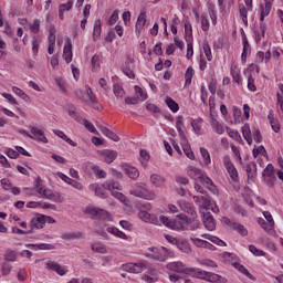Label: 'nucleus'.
Listing matches in <instances>:
<instances>
[{"label": "nucleus", "instance_id": "1", "mask_svg": "<svg viewBox=\"0 0 283 283\" xmlns=\"http://www.w3.org/2000/svg\"><path fill=\"white\" fill-rule=\"evenodd\" d=\"M91 189L98 198H107V192H105V190L114 191V189H116L117 191H120V189H123V186H120V182L114 179H108L104 184H102V186H98L96 184L91 185Z\"/></svg>", "mask_w": 283, "mask_h": 283}, {"label": "nucleus", "instance_id": "2", "mask_svg": "<svg viewBox=\"0 0 283 283\" xmlns=\"http://www.w3.org/2000/svg\"><path fill=\"white\" fill-rule=\"evenodd\" d=\"M130 196L142 198L143 200H156V192L147 188L145 182H136L129 190Z\"/></svg>", "mask_w": 283, "mask_h": 283}, {"label": "nucleus", "instance_id": "3", "mask_svg": "<svg viewBox=\"0 0 283 283\" xmlns=\"http://www.w3.org/2000/svg\"><path fill=\"white\" fill-rule=\"evenodd\" d=\"M146 258H150V260H157L159 262H165L167 258H171L174 255V252L165 247L161 248H148V252H146Z\"/></svg>", "mask_w": 283, "mask_h": 283}, {"label": "nucleus", "instance_id": "4", "mask_svg": "<svg viewBox=\"0 0 283 283\" xmlns=\"http://www.w3.org/2000/svg\"><path fill=\"white\" fill-rule=\"evenodd\" d=\"M34 187H35V191L39 193V196L46 198V200H53V202H62L60 193H57V196H55V193L52 192V190L44 188L43 180L41 179V177L35 178Z\"/></svg>", "mask_w": 283, "mask_h": 283}, {"label": "nucleus", "instance_id": "5", "mask_svg": "<svg viewBox=\"0 0 283 283\" xmlns=\"http://www.w3.org/2000/svg\"><path fill=\"white\" fill-rule=\"evenodd\" d=\"M84 213L86 216H90V218H92V220H95V218H96L97 220H104L105 222H112V214H109V212H107V210H103L97 207H88L84 210Z\"/></svg>", "mask_w": 283, "mask_h": 283}, {"label": "nucleus", "instance_id": "6", "mask_svg": "<svg viewBox=\"0 0 283 283\" xmlns=\"http://www.w3.org/2000/svg\"><path fill=\"white\" fill-rule=\"evenodd\" d=\"M31 134L28 133L24 129L19 130V134H22L23 136H28V138H31L32 140H38V143H44L48 144V137H45V133L41 128H36L34 126L29 127Z\"/></svg>", "mask_w": 283, "mask_h": 283}, {"label": "nucleus", "instance_id": "7", "mask_svg": "<svg viewBox=\"0 0 283 283\" xmlns=\"http://www.w3.org/2000/svg\"><path fill=\"white\" fill-rule=\"evenodd\" d=\"M223 165L233 182H238L240 180V177L238 176V169H235V166L233 163H231V158L229 156H226L223 158Z\"/></svg>", "mask_w": 283, "mask_h": 283}, {"label": "nucleus", "instance_id": "8", "mask_svg": "<svg viewBox=\"0 0 283 283\" xmlns=\"http://www.w3.org/2000/svg\"><path fill=\"white\" fill-rule=\"evenodd\" d=\"M45 269L46 271H53L54 273H56L57 275H65L67 273V270L65 269V265H61L55 261L49 260L45 263Z\"/></svg>", "mask_w": 283, "mask_h": 283}, {"label": "nucleus", "instance_id": "9", "mask_svg": "<svg viewBox=\"0 0 283 283\" xmlns=\"http://www.w3.org/2000/svg\"><path fill=\"white\" fill-rule=\"evenodd\" d=\"M122 72L125 74V76H128L129 78H136V74L134 73V60L130 57H127L125 63L122 65Z\"/></svg>", "mask_w": 283, "mask_h": 283}, {"label": "nucleus", "instance_id": "10", "mask_svg": "<svg viewBox=\"0 0 283 283\" xmlns=\"http://www.w3.org/2000/svg\"><path fill=\"white\" fill-rule=\"evenodd\" d=\"M149 180L157 189H165L167 187V178L158 174H151Z\"/></svg>", "mask_w": 283, "mask_h": 283}, {"label": "nucleus", "instance_id": "11", "mask_svg": "<svg viewBox=\"0 0 283 283\" xmlns=\"http://www.w3.org/2000/svg\"><path fill=\"white\" fill-rule=\"evenodd\" d=\"M49 48H48V52L49 54H54V48L56 45V28L54 25H51L49 28Z\"/></svg>", "mask_w": 283, "mask_h": 283}, {"label": "nucleus", "instance_id": "12", "mask_svg": "<svg viewBox=\"0 0 283 283\" xmlns=\"http://www.w3.org/2000/svg\"><path fill=\"white\" fill-rule=\"evenodd\" d=\"M178 206L180 207L181 211H185V213H188L192 218V220H196L198 218V213H196V208L193 206L185 200L178 201Z\"/></svg>", "mask_w": 283, "mask_h": 283}, {"label": "nucleus", "instance_id": "13", "mask_svg": "<svg viewBox=\"0 0 283 283\" xmlns=\"http://www.w3.org/2000/svg\"><path fill=\"white\" fill-rule=\"evenodd\" d=\"M120 167L124 170V172L128 176V178H130V180H138L140 176V171H138V168L127 164H123Z\"/></svg>", "mask_w": 283, "mask_h": 283}, {"label": "nucleus", "instance_id": "14", "mask_svg": "<svg viewBox=\"0 0 283 283\" xmlns=\"http://www.w3.org/2000/svg\"><path fill=\"white\" fill-rule=\"evenodd\" d=\"M202 221L208 231H216V219L211 212L203 213Z\"/></svg>", "mask_w": 283, "mask_h": 283}, {"label": "nucleus", "instance_id": "15", "mask_svg": "<svg viewBox=\"0 0 283 283\" xmlns=\"http://www.w3.org/2000/svg\"><path fill=\"white\" fill-rule=\"evenodd\" d=\"M147 12L142 11L137 18V22L135 24V32L137 36H139L140 32H143V29L145 28V23H147Z\"/></svg>", "mask_w": 283, "mask_h": 283}, {"label": "nucleus", "instance_id": "16", "mask_svg": "<svg viewBox=\"0 0 283 283\" xmlns=\"http://www.w3.org/2000/svg\"><path fill=\"white\" fill-rule=\"evenodd\" d=\"M145 264L143 263H127L123 265V270L127 273H143Z\"/></svg>", "mask_w": 283, "mask_h": 283}, {"label": "nucleus", "instance_id": "17", "mask_svg": "<svg viewBox=\"0 0 283 283\" xmlns=\"http://www.w3.org/2000/svg\"><path fill=\"white\" fill-rule=\"evenodd\" d=\"M63 59L66 63H72V39L67 38L63 49Z\"/></svg>", "mask_w": 283, "mask_h": 283}, {"label": "nucleus", "instance_id": "18", "mask_svg": "<svg viewBox=\"0 0 283 283\" xmlns=\"http://www.w3.org/2000/svg\"><path fill=\"white\" fill-rule=\"evenodd\" d=\"M138 219L143 220V222H149L150 224H158V218L147 211H139Z\"/></svg>", "mask_w": 283, "mask_h": 283}, {"label": "nucleus", "instance_id": "19", "mask_svg": "<svg viewBox=\"0 0 283 283\" xmlns=\"http://www.w3.org/2000/svg\"><path fill=\"white\" fill-rule=\"evenodd\" d=\"M265 34H266V23L262 22L259 29L254 30V41L256 45H259L262 39H264Z\"/></svg>", "mask_w": 283, "mask_h": 283}, {"label": "nucleus", "instance_id": "20", "mask_svg": "<svg viewBox=\"0 0 283 283\" xmlns=\"http://www.w3.org/2000/svg\"><path fill=\"white\" fill-rule=\"evenodd\" d=\"M30 227H32V229H43V227H45L44 214L33 217L30 221Z\"/></svg>", "mask_w": 283, "mask_h": 283}, {"label": "nucleus", "instance_id": "21", "mask_svg": "<svg viewBox=\"0 0 283 283\" xmlns=\"http://www.w3.org/2000/svg\"><path fill=\"white\" fill-rule=\"evenodd\" d=\"M102 156L107 165H112V163L116 160L118 153L116 150L105 149L102 151Z\"/></svg>", "mask_w": 283, "mask_h": 283}, {"label": "nucleus", "instance_id": "22", "mask_svg": "<svg viewBox=\"0 0 283 283\" xmlns=\"http://www.w3.org/2000/svg\"><path fill=\"white\" fill-rule=\"evenodd\" d=\"M98 129L102 132V134H104V136H106L111 140H114V143H118V140H120V137H118V135H116V133H114L112 129L103 125L98 126Z\"/></svg>", "mask_w": 283, "mask_h": 283}, {"label": "nucleus", "instance_id": "23", "mask_svg": "<svg viewBox=\"0 0 283 283\" xmlns=\"http://www.w3.org/2000/svg\"><path fill=\"white\" fill-rule=\"evenodd\" d=\"M74 8V2L72 0H69L67 3H62L59 6V19L63 21L65 19L64 12H70Z\"/></svg>", "mask_w": 283, "mask_h": 283}, {"label": "nucleus", "instance_id": "24", "mask_svg": "<svg viewBox=\"0 0 283 283\" xmlns=\"http://www.w3.org/2000/svg\"><path fill=\"white\" fill-rule=\"evenodd\" d=\"M171 271H175L176 273H185L186 275H189V271L191 268H186L182 262H174L170 264Z\"/></svg>", "mask_w": 283, "mask_h": 283}, {"label": "nucleus", "instance_id": "25", "mask_svg": "<svg viewBox=\"0 0 283 283\" xmlns=\"http://www.w3.org/2000/svg\"><path fill=\"white\" fill-rule=\"evenodd\" d=\"M207 271L200 270L198 268H190L188 275L197 277L198 280H207Z\"/></svg>", "mask_w": 283, "mask_h": 283}, {"label": "nucleus", "instance_id": "26", "mask_svg": "<svg viewBox=\"0 0 283 283\" xmlns=\"http://www.w3.org/2000/svg\"><path fill=\"white\" fill-rule=\"evenodd\" d=\"M177 249L181 251V253H186V255H191V244L187 240H179L177 242Z\"/></svg>", "mask_w": 283, "mask_h": 283}, {"label": "nucleus", "instance_id": "27", "mask_svg": "<svg viewBox=\"0 0 283 283\" xmlns=\"http://www.w3.org/2000/svg\"><path fill=\"white\" fill-rule=\"evenodd\" d=\"M206 282L211 283H227L228 280L226 277H222L213 272H208L206 276Z\"/></svg>", "mask_w": 283, "mask_h": 283}, {"label": "nucleus", "instance_id": "28", "mask_svg": "<svg viewBox=\"0 0 283 283\" xmlns=\"http://www.w3.org/2000/svg\"><path fill=\"white\" fill-rule=\"evenodd\" d=\"M232 266H234L237 271H239V273H242L243 275H245V277H249V280H252V282H255V276H253V274H251V272H249V270L244 265L238 262H234Z\"/></svg>", "mask_w": 283, "mask_h": 283}, {"label": "nucleus", "instance_id": "29", "mask_svg": "<svg viewBox=\"0 0 283 283\" xmlns=\"http://www.w3.org/2000/svg\"><path fill=\"white\" fill-rule=\"evenodd\" d=\"M101 32H103V22H101V19H97L94 22L93 41L101 39Z\"/></svg>", "mask_w": 283, "mask_h": 283}, {"label": "nucleus", "instance_id": "30", "mask_svg": "<svg viewBox=\"0 0 283 283\" xmlns=\"http://www.w3.org/2000/svg\"><path fill=\"white\" fill-rule=\"evenodd\" d=\"M187 174L192 180H200V178H202V170L198 169L196 166H189Z\"/></svg>", "mask_w": 283, "mask_h": 283}, {"label": "nucleus", "instance_id": "31", "mask_svg": "<svg viewBox=\"0 0 283 283\" xmlns=\"http://www.w3.org/2000/svg\"><path fill=\"white\" fill-rule=\"evenodd\" d=\"M243 138L247 140L248 145H253V136L251 135V126L249 124H244L241 128Z\"/></svg>", "mask_w": 283, "mask_h": 283}, {"label": "nucleus", "instance_id": "32", "mask_svg": "<svg viewBox=\"0 0 283 283\" xmlns=\"http://www.w3.org/2000/svg\"><path fill=\"white\" fill-rule=\"evenodd\" d=\"M88 169L94 172L96 178H107V172L105 170L101 169L98 166L94 164H87Z\"/></svg>", "mask_w": 283, "mask_h": 283}, {"label": "nucleus", "instance_id": "33", "mask_svg": "<svg viewBox=\"0 0 283 283\" xmlns=\"http://www.w3.org/2000/svg\"><path fill=\"white\" fill-rule=\"evenodd\" d=\"M231 229L233 231H237L239 235H242V238H245V235H249V230L242 223L234 222L231 224Z\"/></svg>", "mask_w": 283, "mask_h": 283}, {"label": "nucleus", "instance_id": "34", "mask_svg": "<svg viewBox=\"0 0 283 283\" xmlns=\"http://www.w3.org/2000/svg\"><path fill=\"white\" fill-rule=\"evenodd\" d=\"M185 33H186L185 35L186 42L187 43L191 42V40L193 39V29L189 20L185 21Z\"/></svg>", "mask_w": 283, "mask_h": 283}, {"label": "nucleus", "instance_id": "35", "mask_svg": "<svg viewBox=\"0 0 283 283\" xmlns=\"http://www.w3.org/2000/svg\"><path fill=\"white\" fill-rule=\"evenodd\" d=\"M252 167H251V165L245 166V171L248 174V180H253V178H256V176H258V164L252 163Z\"/></svg>", "mask_w": 283, "mask_h": 283}, {"label": "nucleus", "instance_id": "36", "mask_svg": "<svg viewBox=\"0 0 283 283\" xmlns=\"http://www.w3.org/2000/svg\"><path fill=\"white\" fill-rule=\"evenodd\" d=\"M181 147L187 158H189L190 160H196V155H193V150L191 149V145L189 144V142L181 143Z\"/></svg>", "mask_w": 283, "mask_h": 283}, {"label": "nucleus", "instance_id": "37", "mask_svg": "<svg viewBox=\"0 0 283 283\" xmlns=\"http://www.w3.org/2000/svg\"><path fill=\"white\" fill-rule=\"evenodd\" d=\"M243 43V51L241 54V62L243 65L247 63V56L251 54V44L248 42H242Z\"/></svg>", "mask_w": 283, "mask_h": 283}, {"label": "nucleus", "instance_id": "38", "mask_svg": "<svg viewBox=\"0 0 283 283\" xmlns=\"http://www.w3.org/2000/svg\"><path fill=\"white\" fill-rule=\"evenodd\" d=\"M239 12L244 25H249V10L247 9V7H244L243 3L239 4Z\"/></svg>", "mask_w": 283, "mask_h": 283}, {"label": "nucleus", "instance_id": "39", "mask_svg": "<svg viewBox=\"0 0 283 283\" xmlns=\"http://www.w3.org/2000/svg\"><path fill=\"white\" fill-rule=\"evenodd\" d=\"M198 263L201 265V266H206V269H218V264L214 263L213 260L211 259H201L198 261Z\"/></svg>", "mask_w": 283, "mask_h": 283}, {"label": "nucleus", "instance_id": "40", "mask_svg": "<svg viewBox=\"0 0 283 283\" xmlns=\"http://www.w3.org/2000/svg\"><path fill=\"white\" fill-rule=\"evenodd\" d=\"M165 103L167 107H169L174 112V114H176L178 109H180V106L176 103V101H174V98L169 96H166Z\"/></svg>", "mask_w": 283, "mask_h": 283}, {"label": "nucleus", "instance_id": "41", "mask_svg": "<svg viewBox=\"0 0 283 283\" xmlns=\"http://www.w3.org/2000/svg\"><path fill=\"white\" fill-rule=\"evenodd\" d=\"M12 92L19 96L20 98H22V101H24L25 103H30V96L28 94H25V92H23L21 88L13 86L12 87Z\"/></svg>", "mask_w": 283, "mask_h": 283}, {"label": "nucleus", "instance_id": "42", "mask_svg": "<svg viewBox=\"0 0 283 283\" xmlns=\"http://www.w3.org/2000/svg\"><path fill=\"white\" fill-rule=\"evenodd\" d=\"M91 249L95 253H107V248L102 242L93 243Z\"/></svg>", "mask_w": 283, "mask_h": 283}, {"label": "nucleus", "instance_id": "43", "mask_svg": "<svg viewBox=\"0 0 283 283\" xmlns=\"http://www.w3.org/2000/svg\"><path fill=\"white\" fill-rule=\"evenodd\" d=\"M227 134L230 136V138H233V140H237L238 143H242V136L238 130H233L229 127L226 128Z\"/></svg>", "mask_w": 283, "mask_h": 283}, {"label": "nucleus", "instance_id": "44", "mask_svg": "<svg viewBox=\"0 0 283 283\" xmlns=\"http://www.w3.org/2000/svg\"><path fill=\"white\" fill-rule=\"evenodd\" d=\"M113 92H114L116 98L123 99V97L125 96V88H123V87L120 86V84H115V85L113 86Z\"/></svg>", "mask_w": 283, "mask_h": 283}, {"label": "nucleus", "instance_id": "45", "mask_svg": "<svg viewBox=\"0 0 283 283\" xmlns=\"http://www.w3.org/2000/svg\"><path fill=\"white\" fill-rule=\"evenodd\" d=\"M271 176H275V168L273 167L272 164H269L265 169L262 172L263 178H269Z\"/></svg>", "mask_w": 283, "mask_h": 283}, {"label": "nucleus", "instance_id": "46", "mask_svg": "<svg viewBox=\"0 0 283 283\" xmlns=\"http://www.w3.org/2000/svg\"><path fill=\"white\" fill-rule=\"evenodd\" d=\"M84 127L87 129V132H91V134H94L95 136H101V134L98 133V130H96V127H94V124H92V122L85 119Z\"/></svg>", "mask_w": 283, "mask_h": 283}, {"label": "nucleus", "instance_id": "47", "mask_svg": "<svg viewBox=\"0 0 283 283\" xmlns=\"http://www.w3.org/2000/svg\"><path fill=\"white\" fill-rule=\"evenodd\" d=\"M4 260L7 262H17V252L14 250H7L4 253Z\"/></svg>", "mask_w": 283, "mask_h": 283}, {"label": "nucleus", "instance_id": "48", "mask_svg": "<svg viewBox=\"0 0 283 283\" xmlns=\"http://www.w3.org/2000/svg\"><path fill=\"white\" fill-rule=\"evenodd\" d=\"M134 90H135V94H136V96H137V101H138V99H139V101H147V94H145V93L143 92V88H142L140 86L135 85Z\"/></svg>", "mask_w": 283, "mask_h": 283}, {"label": "nucleus", "instance_id": "49", "mask_svg": "<svg viewBox=\"0 0 283 283\" xmlns=\"http://www.w3.org/2000/svg\"><path fill=\"white\" fill-rule=\"evenodd\" d=\"M78 238H81V233L80 232H73V233H70V232H65L62 234V240H78Z\"/></svg>", "mask_w": 283, "mask_h": 283}, {"label": "nucleus", "instance_id": "50", "mask_svg": "<svg viewBox=\"0 0 283 283\" xmlns=\"http://www.w3.org/2000/svg\"><path fill=\"white\" fill-rule=\"evenodd\" d=\"M200 154L203 158L205 165H211V155H209V150L206 148L201 147L200 148Z\"/></svg>", "mask_w": 283, "mask_h": 283}, {"label": "nucleus", "instance_id": "51", "mask_svg": "<svg viewBox=\"0 0 283 283\" xmlns=\"http://www.w3.org/2000/svg\"><path fill=\"white\" fill-rule=\"evenodd\" d=\"M231 75L234 81V83H238L240 85V70H238V66H231Z\"/></svg>", "mask_w": 283, "mask_h": 283}, {"label": "nucleus", "instance_id": "52", "mask_svg": "<svg viewBox=\"0 0 283 283\" xmlns=\"http://www.w3.org/2000/svg\"><path fill=\"white\" fill-rule=\"evenodd\" d=\"M91 64L93 67V72H96L101 67V57L98 55H93L91 59Z\"/></svg>", "mask_w": 283, "mask_h": 283}, {"label": "nucleus", "instance_id": "53", "mask_svg": "<svg viewBox=\"0 0 283 283\" xmlns=\"http://www.w3.org/2000/svg\"><path fill=\"white\" fill-rule=\"evenodd\" d=\"M185 85H191V80L193 78V67L189 66L185 74Z\"/></svg>", "mask_w": 283, "mask_h": 283}, {"label": "nucleus", "instance_id": "54", "mask_svg": "<svg viewBox=\"0 0 283 283\" xmlns=\"http://www.w3.org/2000/svg\"><path fill=\"white\" fill-rule=\"evenodd\" d=\"M249 251L252 252L253 255H256L258 258H262L265 255L264 251L258 249L255 245L251 244L249 245Z\"/></svg>", "mask_w": 283, "mask_h": 283}, {"label": "nucleus", "instance_id": "55", "mask_svg": "<svg viewBox=\"0 0 283 283\" xmlns=\"http://www.w3.org/2000/svg\"><path fill=\"white\" fill-rule=\"evenodd\" d=\"M177 220L180 222L181 227L182 224H191V218L187 217L185 213L177 216Z\"/></svg>", "mask_w": 283, "mask_h": 283}, {"label": "nucleus", "instance_id": "56", "mask_svg": "<svg viewBox=\"0 0 283 283\" xmlns=\"http://www.w3.org/2000/svg\"><path fill=\"white\" fill-rule=\"evenodd\" d=\"M271 2H269V0H265V4L261 6V14L269 17V14H271Z\"/></svg>", "mask_w": 283, "mask_h": 283}, {"label": "nucleus", "instance_id": "57", "mask_svg": "<svg viewBox=\"0 0 283 283\" xmlns=\"http://www.w3.org/2000/svg\"><path fill=\"white\" fill-rule=\"evenodd\" d=\"M211 125L217 134H224V127L220 122L214 119Z\"/></svg>", "mask_w": 283, "mask_h": 283}, {"label": "nucleus", "instance_id": "58", "mask_svg": "<svg viewBox=\"0 0 283 283\" xmlns=\"http://www.w3.org/2000/svg\"><path fill=\"white\" fill-rule=\"evenodd\" d=\"M66 185H71V187H74V189H77V191H82L83 189V184L72 178H69V181H66Z\"/></svg>", "mask_w": 283, "mask_h": 283}, {"label": "nucleus", "instance_id": "59", "mask_svg": "<svg viewBox=\"0 0 283 283\" xmlns=\"http://www.w3.org/2000/svg\"><path fill=\"white\" fill-rule=\"evenodd\" d=\"M203 53L206 54L208 61L213 60V55L211 54V46L209 43H203Z\"/></svg>", "mask_w": 283, "mask_h": 283}, {"label": "nucleus", "instance_id": "60", "mask_svg": "<svg viewBox=\"0 0 283 283\" xmlns=\"http://www.w3.org/2000/svg\"><path fill=\"white\" fill-rule=\"evenodd\" d=\"M146 109L153 114H160V107H158L156 104L146 103Z\"/></svg>", "mask_w": 283, "mask_h": 283}, {"label": "nucleus", "instance_id": "61", "mask_svg": "<svg viewBox=\"0 0 283 283\" xmlns=\"http://www.w3.org/2000/svg\"><path fill=\"white\" fill-rule=\"evenodd\" d=\"M248 90L250 92H255L258 87H255V80L253 78V75L248 76Z\"/></svg>", "mask_w": 283, "mask_h": 283}, {"label": "nucleus", "instance_id": "62", "mask_svg": "<svg viewBox=\"0 0 283 283\" xmlns=\"http://www.w3.org/2000/svg\"><path fill=\"white\" fill-rule=\"evenodd\" d=\"M41 28V20H34L33 24L30 25V30L33 34H39Z\"/></svg>", "mask_w": 283, "mask_h": 283}, {"label": "nucleus", "instance_id": "63", "mask_svg": "<svg viewBox=\"0 0 283 283\" xmlns=\"http://www.w3.org/2000/svg\"><path fill=\"white\" fill-rule=\"evenodd\" d=\"M41 43V40L39 38L34 36L32 40V52L33 54H39V45Z\"/></svg>", "mask_w": 283, "mask_h": 283}, {"label": "nucleus", "instance_id": "64", "mask_svg": "<svg viewBox=\"0 0 283 283\" xmlns=\"http://www.w3.org/2000/svg\"><path fill=\"white\" fill-rule=\"evenodd\" d=\"M193 242L195 247H199L200 249H205L207 241L202 240V239H198V238H191L190 239Z\"/></svg>", "mask_w": 283, "mask_h": 283}]
</instances>
